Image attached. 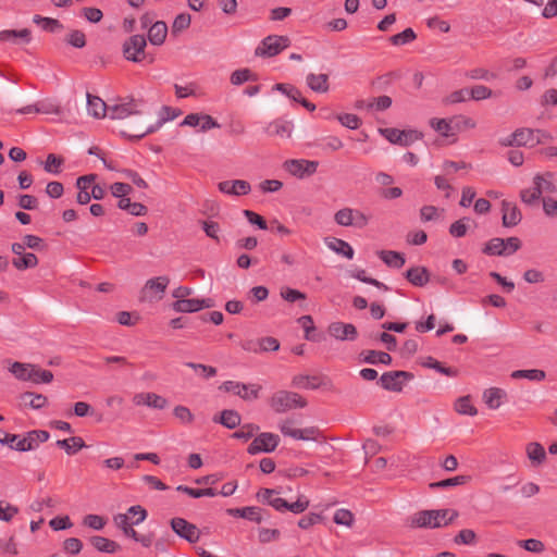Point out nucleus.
<instances>
[{
    "label": "nucleus",
    "instance_id": "4c0bfd02",
    "mask_svg": "<svg viewBox=\"0 0 557 557\" xmlns=\"http://www.w3.org/2000/svg\"><path fill=\"white\" fill-rule=\"evenodd\" d=\"M33 22L41 27V29L49 33H58L63 29V25L59 20L52 17H44L41 15H34Z\"/></svg>",
    "mask_w": 557,
    "mask_h": 557
},
{
    "label": "nucleus",
    "instance_id": "412c9836",
    "mask_svg": "<svg viewBox=\"0 0 557 557\" xmlns=\"http://www.w3.org/2000/svg\"><path fill=\"white\" fill-rule=\"evenodd\" d=\"M502 222L505 227L516 226L521 221L520 210L513 202L504 200L502 202Z\"/></svg>",
    "mask_w": 557,
    "mask_h": 557
},
{
    "label": "nucleus",
    "instance_id": "ddd939ff",
    "mask_svg": "<svg viewBox=\"0 0 557 557\" xmlns=\"http://www.w3.org/2000/svg\"><path fill=\"white\" fill-rule=\"evenodd\" d=\"M171 528L180 537L189 543H196L200 539L199 529L184 518H173L171 520Z\"/></svg>",
    "mask_w": 557,
    "mask_h": 557
},
{
    "label": "nucleus",
    "instance_id": "20e7f679",
    "mask_svg": "<svg viewBox=\"0 0 557 557\" xmlns=\"http://www.w3.org/2000/svg\"><path fill=\"white\" fill-rule=\"evenodd\" d=\"M269 405L275 412L283 413L294 408H304L307 401L297 393L278 391L271 396Z\"/></svg>",
    "mask_w": 557,
    "mask_h": 557
},
{
    "label": "nucleus",
    "instance_id": "f257e3e1",
    "mask_svg": "<svg viewBox=\"0 0 557 557\" xmlns=\"http://www.w3.org/2000/svg\"><path fill=\"white\" fill-rule=\"evenodd\" d=\"M109 117L125 120L126 123L121 133L132 139H140L147 134L153 133L165 121V119H161L156 125H148L144 112V101L134 98L110 106Z\"/></svg>",
    "mask_w": 557,
    "mask_h": 557
},
{
    "label": "nucleus",
    "instance_id": "8fccbe9b",
    "mask_svg": "<svg viewBox=\"0 0 557 557\" xmlns=\"http://www.w3.org/2000/svg\"><path fill=\"white\" fill-rule=\"evenodd\" d=\"M468 99H469V89L462 88V89L455 90V91L450 92L449 95H447L446 97H444L442 102L444 106H449V104L465 102Z\"/></svg>",
    "mask_w": 557,
    "mask_h": 557
},
{
    "label": "nucleus",
    "instance_id": "473e14b6",
    "mask_svg": "<svg viewBox=\"0 0 557 557\" xmlns=\"http://www.w3.org/2000/svg\"><path fill=\"white\" fill-rule=\"evenodd\" d=\"M214 422H219L225 428L232 430L240 424L242 418L236 410L225 409L221 412L220 418L214 417Z\"/></svg>",
    "mask_w": 557,
    "mask_h": 557
},
{
    "label": "nucleus",
    "instance_id": "6e6d98bb",
    "mask_svg": "<svg viewBox=\"0 0 557 557\" xmlns=\"http://www.w3.org/2000/svg\"><path fill=\"white\" fill-rule=\"evenodd\" d=\"M334 522L346 527H351L355 521L354 513L348 509H338L334 513Z\"/></svg>",
    "mask_w": 557,
    "mask_h": 557
},
{
    "label": "nucleus",
    "instance_id": "9d476101",
    "mask_svg": "<svg viewBox=\"0 0 557 557\" xmlns=\"http://www.w3.org/2000/svg\"><path fill=\"white\" fill-rule=\"evenodd\" d=\"M220 389H223L227 393H233L234 395L239 396L244 400H253L259 397V393L261 391V386L257 384H244L235 381H225Z\"/></svg>",
    "mask_w": 557,
    "mask_h": 557
},
{
    "label": "nucleus",
    "instance_id": "13d9d810",
    "mask_svg": "<svg viewBox=\"0 0 557 557\" xmlns=\"http://www.w3.org/2000/svg\"><path fill=\"white\" fill-rule=\"evenodd\" d=\"M287 89H288V92H287L288 98H290L292 100H294L296 102H299L304 108H306L307 110H309L311 112L315 110V104H313L312 102H310L306 98H304L298 88L294 87V88H287Z\"/></svg>",
    "mask_w": 557,
    "mask_h": 557
},
{
    "label": "nucleus",
    "instance_id": "e433bc0d",
    "mask_svg": "<svg viewBox=\"0 0 557 557\" xmlns=\"http://www.w3.org/2000/svg\"><path fill=\"white\" fill-rule=\"evenodd\" d=\"M21 400L25 406H29L33 409H41L47 403L48 398L42 394H35L33 392H25L21 395Z\"/></svg>",
    "mask_w": 557,
    "mask_h": 557
},
{
    "label": "nucleus",
    "instance_id": "a211bd4d",
    "mask_svg": "<svg viewBox=\"0 0 557 557\" xmlns=\"http://www.w3.org/2000/svg\"><path fill=\"white\" fill-rule=\"evenodd\" d=\"M133 403L135 406H147L159 410L164 409L168 406V400L163 396L151 392L135 394Z\"/></svg>",
    "mask_w": 557,
    "mask_h": 557
},
{
    "label": "nucleus",
    "instance_id": "bb28decb",
    "mask_svg": "<svg viewBox=\"0 0 557 557\" xmlns=\"http://www.w3.org/2000/svg\"><path fill=\"white\" fill-rule=\"evenodd\" d=\"M536 131L532 128H519L513 132V140L517 146L535 147L541 144V140H535Z\"/></svg>",
    "mask_w": 557,
    "mask_h": 557
},
{
    "label": "nucleus",
    "instance_id": "39448f33",
    "mask_svg": "<svg viewBox=\"0 0 557 557\" xmlns=\"http://www.w3.org/2000/svg\"><path fill=\"white\" fill-rule=\"evenodd\" d=\"M146 47L147 40L144 35H132L122 45L123 57L134 63L143 62L147 57Z\"/></svg>",
    "mask_w": 557,
    "mask_h": 557
},
{
    "label": "nucleus",
    "instance_id": "864d4df0",
    "mask_svg": "<svg viewBox=\"0 0 557 557\" xmlns=\"http://www.w3.org/2000/svg\"><path fill=\"white\" fill-rule=\"evenodd\" d=\"M416 37H417L416 33L413 32L412 28H406L401 33L393 35L389 38V41L394 46H401V45H405V44L413 41L416 39Z\"/></svg>",
    "mask_w": 557,
    "mask_h": 557
},
{
    "label": "nucleus",
    "instance_id": "4468645a",
    "mask_svg": "<svg viewBox=\"0 0 557 557\" xmlns=\"http://www.w3.org/2000/svg\"><path fill=\"white\" fill-rule=\"evenodd\" d=\"M213 300L211 298L203 299H180L172 304V308L176 312L191 313L197 312L205 308L213 307Z\"/></svg>",
    "mask_w": 557,
    "mask_h": 557
},
{
    "label": "nucleus",
    "instance_id": "aec40b11",
    "mask_svg": "<svg viewBox=\"0 0 557 557\" xmlns=\"http://www.w3.org/2000/svg\"><path fill=\"white\" fill-rule=\"evenodd\" d=\"M96 178H97L96 174H88V175L79 176L76 180L75 185H76V188L78 189V193L76 196V201L79 205H87L90 201L91 196H90V193L88 191V189L90 188V185L95 182Z\"/></svg>",
    "mask_w": 557,
    "mask_h": 557
},
{
    "label": "nucleus",
    "instance_id": "338daca9",
    "mask_svg": "<svg viewBox=\"0 0 557 557\" xmlns=\"http://www.w3.org/2000/svg\"><path fill=\"white\" fill-rule=\"evenodd\" d=\"M64 160L61 157H57L53 153L48 154L45 170L49 173L58 174L60 172V166L63 164Z\"/></svg>",
    "mask_w": 557,
    "mask_h": 557
},
{
    "label": "nucleus",
    "instance_id": "6ab92c4d",
    "mask_svg": "<svg viewBox=\"0 0 557 557\" xmlns=\"http://www.w3.org/2000/svg\"><path fill=\"white\" fill-rule=\"evenodd\" d=\"M219 190L227 195L244 196L250 193L251 186L244 180L223 181L219 183Z\"/></svg>",
    "mask_w": 557,
    "mask_h": 557
},
{
    "label": "nucleus",
    "instance_id": "052dcab7",
    "mask_svg": "<svg viewBox=\"0 0 557 557\" xmlns=\"http://www.w3.org/2000/svg\"><path fill=\"white\" fill-rule=\"evenodd\" d=\"M492 96V90L484 85H475L469 89V99L484 100Z\"/></svg>",
    "mask_w": 557,
    "mask_h": 557
},
{
    "label": "nucleus",
    "instance_id": "603ef678",
    "mask_svg": "<svg viewBox=\"0 0 557 557\" xmlns=\"http://www.w3.org/2000/svg\"><path fill=\"white\" fill-rule=\"evenodd\" d=\"M520 198H521L522 202H524L525 205L533 206V205L537 203V201L540 200L541 191L536 187V185H534L531 188L522 189L520 191Z\"/></svg>",
    "mask_w": 557,
    "mask_h": 557
},
{
    "label": "nucleus",
    "instance_id": "a878e982",
    "mask_svg": "<svg viewBox=\"0 0 557 557\" xmlns=\"http://www.w3.org/2000/svg\"><path fill=\"white\" fill-rule=\"evenodd\" d=\"M506 396V392L498 387H490L483 393L484 403L490 409H498Z\"/></svg>",
    "mask_w": 557,
    "mask_h": 557
},
{
    "label": "nucleus",
    "instance_id": "c756f323",
    "mask_svg": "<svg viewBox=\"0 0 557 557\" xmlns=\"http://www.w3.org/2000/svg\"><path fill=\"white\" fill-rule=\"evenodd\" d=\"M380 259L391 268L400 269L404 267L406 260L401 252L394 250H381L377 252Z\"/></svg>",
    "mask_w": 557,
    "mask_h": 557
},
{
    "label": "nucleus",
    "instance_id": "a18cd8bd",
    "mask_svg": "<svg viewBox=\"0 0 557 557\" xmlns=\"http://www.w3.org/2000/svg\"><path fill=\"white\" fill-rule=\"evenodd\" d=\"M230 81L233 85L238 86L249 81H257V75L249 69H240L231 74Z\"/></svg>",
    "mask_w": 557,
    "mask_h": 557
},
{
    "label": "nucleus",
    "instance_id": "5fc2aeb1",
    "mask_svg": "<svg viewBox=\"0 0 557 557\" xmlns=\"http://www.w3.org/2000/svg\"><path fill=\"white\" fill-rule=\"evenodd\" d=\"M352 211L354 209L351 208H343L338 210L334 215L335 222L341 226H352Z\"/></svg>",
    "mask_w": 557,
    "mask_h": 557
},
{
    "label": "nucleus",
    "instance_id": "b1692460",
    "mask_svg": "<svg viewBox=\"0 0 557 557\" xmlns=\"http://www.w3.org/2000/svg\"><path fill=\"white\" fill-rule=\"evenodd\" d=\"M267 132L270 136H276L282 139L289 138L293 132V123L289 121L275 120L269 124Z\"/></svg>",
    "mask_w": 557,
    "mask_h": 557
},
{
    "label": "nucleus",
    "instance_id": "e2e57ef3",
    "mask_svg": "<svg viewBox=\"0 0 557 557\" xmlns=\"http://www.w3.org/2000/svg\"><path fill=\"white\" fill-rule=\"evenodd\" d=\"M518 545L531 553H542L545 549L544 543L536 539L521 540Z\"/></svg>",
    "mask_w": 557,
    "mask_h": 557
},
{
    "label": "nucleus",
    "instance_id": "c9c22d12",
    "mask_svg": "<svg viewBox=\"0 0 557 557\" xmlns=\"http://www.w3.org/2000/svg\"><path fill=\"white\" fill-rule=\"evenodd\" d=\"M57 446L63 448L67 455H74L86 445L82 437L73 436L65 440H58Z\"/></svg>",
    "mask_w": 557,
    "mask_h": 557
},
{
    "label": "nucleus",
    "instance_id": "f3484780",
    "mask_svg": "<svg viewBox=\"0 0 557 557\" xmlns=\"http://www.w3.org/2000/svg\"><path fill=\"white\" fill-rule=\"evenodd\" d=\"M327 331L338 341H355L358 336L357 329L351 323L333 322L329 325Z\"/></svg>",
    "mask_w": 557,
    "mask_h": 557
},
{
    "label": "nucleus",
    "instance_id": "f704fd0d",
    "mask_svg": "<svg viewBox=\"0 0 557 557\" xmlns=\"http://www.w3.org/2000/svg\"><path fill=\"white\" fill-rule=\"evenodd\" d=\"M361 357L364 362L370 364L383 363L388 366L392 363L391 355L384 351L363 350Z\"/></svg>",
    "mask_w": 557,
    "mask_h": 557
},
{
    "label": "nucleus",
    "instance_id": "cd10ccee",
    "mask_svg": "<svg viewBox=\"0 0 557 557\" xmlns=\"http://www.w3.org/2000/svg\"><path fill=\"white\" fill-rule=\"evenodd\" d=\"M91 545L101 553L114 554L121 549V545L113 540L95 535L90 537Z\"/></svg>",
    "mask_w": 557,
    "mask_h": 557
},
{
    "label": "nucleus",
    "instance_id": "9b49d317",
    "mask_svg": "<svg viewBox=\"0 0 557 557\" xmlns=\"http://www.w3.org/2000/svg\"><path fill=\"white\" fill-rule=\"evenodd\" d=\"M413 379V374L407 371L397 370L385 372L380 377L381 386L386 391L401 392L404 383Z\"/></svg>",
    "mask_w": 557,
    "mask_h": 557
},
{
    "label": "nucleus",
    "instance_id": "3c124183",
    "mask_svg": "<svg viewBox=\"0 0 557 557\" xmlns=\"http://www.w3.org/2000/svg\"><path fill=\"white\" fill-rule=\"evenodd\" d=\"M30 363L15 361L10 367V372L20 381H28Z\"/></svg>",
    "mask_w": 557,
    "mask_h": 557
},
{
    "label": "nucleus",
    "instance_id": "680f3d73",
    "mask_svg": "<svg viewBox=\"0 0 557 557\" xmlns=\"http://www.w3.org/2000/svg\"><path fill=\"white\" fill-rule=\"evenodd\" d=\"M469 221H470V218H462V219L454 222L449 226V234L457 238L465 236L467 233V230H468L467 222H469Z\"/></svg>",
    "mask_w": 557,
    "mask_h": 557
},
{
    "label": "nucleus",
    "instance_id": "09e8293b",
    "mask_svg": "<svg viewBox=\"0 0 557 557\" xmlns=\"http://www.w3.org/2000/svg\"><path fill=\"white\" fill-rule=\"evenodd\" d=\"M467 475H457L455 478L445 479L438 482L430 483V488H446L457 485L466 484L469 481Z\"/></svg>",
    "mask_w": 557,
    "mask_h": 557
},
{
    "label": "nucleus",
    "instance_id": "4d7b16f0",
    "mask_svg": "<svg viewBox=\"0 0 557 557\" xmlns=\"http://www.w3.org/2000/svg\"><path fill=\"white\" fill-rule=\"evenodd\" d=\"M125 515H128L129 519L135 518V520L132 521V524L137 525L146 520L148 513L147 510L140 505H134L127 509Z\"/></svg>",
    "mask_w": 557,
    "mask_h": 557
},
{
    "label": "nucleus",
    "instance_id": "72a5a7b5",
    "mask_svg": "<svg viewBox=\"0 0 557 557\" xmlns=\"http://www.w3.org/2000/svg\"><path fill=\"white\" fill-rule=\"evenodd\" d=\"M533 185H536L541 191V195L543 193L554 194L557 190L555 184L553 183V173L550 172H546L543 175L536 174L533 178Z\"/></svg>",
    "mask_w": 557,
    "mask_h": 557
},
{
    "label": "nucleus",
    "instance_id": "c85d7f7f",
    "mask_svg": "<svg viewBox=\"0 0 557 557\" xmlns=\"http://www.w3.org/2000/svg\"><path fill=\"white\" fill-rule=\"evenodd\" d=\"M306 81H307L308 87L315 92L324 94L330 88L327 74L310 73L307 75Z\"/></svg>",
    "mask_w": 557,
    "mask_h": 557
},
{
    "label": "nucleus",
    "instance_id": "f8f14e48",
    "mask_svg": "<svg viewBox=\"0 0 557 557\" xmlns=\"http://www.w3.org/2000/svg\"><path fill=\"white\" fill-rule=\"evenodd\" d=\"M278 443V435L270 432H263L255 437V440L248 446L247 451L250 455H256L259 453H271L275 450Z\"/></svg>",
    "mask_w": 557,
    "mask_h": 557
},
{
    "label": "nucleus",
    "instance_id": "dca6fc26",
    "mask_svg": "<svg viewBox=\"0 0 557 557\" xmlns=\"http://www.w3.org/2000/svg\"><path fill=\"white\" fill-rule=\"evenodd\" d=\"M226 512L232 517L247 519L256 523H261L265 519V517L269 516L265 509L256 506L230 508L226 510Z\"/></svg>",
    "mask_w": 557,
    "mask_h": 557
},
{
    "label": "nucleus",
    "instance_id": "5701e85b",
    "mask_svg": "<svg viewBox=\"0 0 557 557\" xmlns=\"http://www.w3.org/2000/svg\"><path fill=\"white\" fill-rule=\"evenodd\" d=\"M168 36V25L163 21L154 22L148 29V39L153 46L164 44Z\"/></svg>",
    "mask_w": 557,
    "mask_h": 557
},
{
    "label": "nucleus",
    "instance_id": "de8ad7c7",
    "mask_svg": "<svg viewBox=\"0 0 557 557\" xmlns=\"http://www.w3.org/2000/svg\"><path fill=\"white\" fill-rule=\"evenodd\" d=\"M191 17L188 13H181L178 14L172 24L171 33L172 35L176 36L183 30L187 29L190 26Z\"/></svg>",
    "mask_w": 557,
    "mask_h": 557
},
{
    "label": "nucleus",
    "instance_id": "f03ea898",
    "mask_svg": "<svg viewBox=\"0 0 557 557\" xmlns=\"http://www.w3.org/2000/svg\"><path fill=\"white\" fill-rule=\"evenodd\" d=\"M458 517L454 509L420 510L410 517L412 528H441L451 523Z\"/></svg>",
    "mask_w": 557,
    "mask_h": 557
},
{
    "label": "nucleus",
    "instance_id": "4be33fe9",
    "mask_svg": "<svg viewBox=\"0 0 557 557\" xmlns=\"http://www.w3.org/2000/svg\"><path fill=\"white\" fill-rule=\"evenodd\" d=\"M405 277L413 286L423 287L430 281V273L425 267H412L406 271Z\"/></svg>",
    "mask_w": 557,
    "mask_h": 557
},
{
    "label": "nucleus",
    "instance_id": "a19ab883",
    "mask_svg": "<svg viewBox=\"0 0 557 557\" xmlns=\"http://www.w3.org/2000/svg\"><path fill=\"white\" fill-rule=\"evenodd\" d=\"M511 377L515 380L527 379L530 381L541 382L545 380L546 373L539 369L516 370L511 373Z\"/></svg>",
    "mask_w": 557,
    "mask_h": 557
},
{
    "label": "nucleus",
    "instance_id": "bf43d9fd",
    "mask_svg": "<svg viewBox=\"0 0 557 557\" xmlns=\"http://www.w3.org/2000/svg\"><path fill=\"white\" fill-rule=\"evenodd\" d=\"M330 247L348 259H351L354 257L352 247L343 239L335 238L334 242L330 245Z\"/></svg>",
    "mask_w": 557,
    "mask_h": 557
},
{
    "label": "nucleus",
    "instance_id": "37998d69",
    "mask_svg": "<svg viewBox=\"0 0 557 557\" xmlns=\"http://www.w3.org/2000/svg\"><path fill=\"white\" fill-rule=\"evenodd\" d=\"M15 38H21L25 42L30 41V30L27 28L21 30L4 29L0 32L1 41H14Z\"/></svg>",
    "mask_w": 557,
    "mask_h": 557
},
{
    "label": "nucleus",
    "instance_id": "423d86ee",
    "mask_svg": "<svg viewBox=\"0 0 557 557\" xmlns=\"http://www.w3.org/2000/svg\"><path fill=\"white\" fill-rule=\"evenodd\" d=\"M520 247L521 242L518 237H509L506 239L495 237L485 244L482 252L487 256H510Z\"/></svg>",
    "mask_w": 557,
    "mask_h": 557
},
{
    "label": "nucleus",
    "instance_id": "7ed1b4c3",
    "mask_svg": "<svg viewBox=\"0 0 557 557\" xmlns=\"http://www.w3.org/2000/svg\"><path fill=\"white\" fill-rule=\"evenodd\" d=\"M49 436V432L44 430L29 431L25 436L20 437V435L10 434L0 429V443L23 453L36 449L40 443L47 442Z\"/></svg>",
    "mask_w": 557,
    "mask_h": 557
},
{
    "label": "nucleus",
    "instance_id": "774afa93",
    "mask_svg": "<svg viewBox=\"0 0 557 557\" xmlns=\"http://www.w3.org/2000/svg\"><path fill=\"white\" fill-rule=\"evenodd\" d=\"M83 523L92 530H101L106 525V520L101 516L90 513L85 516Z\"/></svg>",
    "mask_w": 557,
    "mask_h": 557
},
{
    "label": "nucleus",
    "instance_id": "1a4fd4ad",
    "mask_svg": "<svg viewBox=\"0 0 557 557\" xmlns=\"http://www.w3.org/2000/svg\"><path fill=\"white\" fill-rule=\"evenodd\" d=\"M169 283L170 278L165 275L149 278L140 290V300L153 301L156 299H161Z\"/></svg>",
    "mask_w": 557,
    "mask_h": 557
},
{
    "label": "nucleus",
    "instance_id": "0eeeda50",
    "mask_svg": "<svg viewBox=\"0 0 557 557\" xmlns=\"http://www.w3.org/2000/svg\"><path fill=\"white\" fill-rule=\"evenodd\" d=\"M290 39L287 36L269 35L257 47L255 53L259 57L272 58L288 48Z\"/></svg>",
    "mask_w": 557,
    "mask_h": 557
},
{
    "label": "nucleus",
    "instance_id": "ea45409f",
    "mask_svg": "<svg viewBox=\"0 0 557 557\" xmlns=\"http://www.w3.org/2000/svg\"><path fill=\"white\" fill-rule=\"evenodd\" d=\"M28 381L40 384V383H51L53 380V373L49 370L39 369L37 366L32 364L29 369Z\"/></svg>",
    "mask_w": 557,
    "mask_h": 557
},
{
    "label": "nucleus",
    "instance_id": "c03bdc74",
    "mask_svg": "<svg viewBox=\"0 0 557 557\" xmlns=\"http://www.w3.org/2000/svg\"><path fill=\"white\" fill-rule=\"evenodd\" d=\"M455 410L460 414L475 416L478 413L476 408L471 404L470 396L459 397L455 401Z\"/></svg>",
    "mask_w": 557,
    "mask_h": 557
},
{
    "label": "nucleus",
    "instance_id": "58836bf2",
    "mask_svg": "<svg viewBox=\"0 0 557 557\" xmlns=\"http://www.w3.org/2000/svg\"><path fill=\"white\" fill-rule=\"evenodd\" d=\"M12 264L15 269L23 271L26 269H33L38 264V258L33 252L23 253L20 257H15L12 260Z\"/></svg>",
    "mask_w": 557,
    "mask_h": 557
},
{
    "label": "nucleus",
    "instance_id": "7c9ffc66",
    "mask_svg": "<svg viewBox=\"0 0 557 557\" xmlns=\"http://www.w3.org/2000/svg\"><path fill=\"white\" fill-rule=\"evenodd\" d=\"M293 386L298 388L317 389L323 385L321 377L317 375H295L292 381Z\"/></svg>",
    "mask_w": 557,
    "mask_h": 557
},
{
    "label": "nucleus",
    "instance_id": "2f4dec72",
    "mask_svg": "<svg viewBox=\"0 0 557 557\" xmlns=\"http://www.w3.org/2000/svg\"><path fill=\"white\" fill-rule=\"evenodd\" d=\"M525 451L533 466H540L546 460V451L544 447L537 442L529 443L527 445Z\"/></svg>",
    "mask_w": 557,
    "mask_h": 557
},
{
    "label": "nucleus",
    "instance_id": "79ce46f5",
    "mask_svg": "<svg viewBox=\"0 0 557 557\" xmlns=\"http://www.w3.org/2000/svg\"><path fill=\"white\" fill-rule=\"evenodd\" d=\"M423 366L430 369H434L441 374H444L446 376H457L458 370L451 367H445L442 362L437 361L433 357H428L426 360L423 362Z\"/></svg>",
    "mask_w": 557,
    "mask_h": 557
},
{
    "label": "nucleus",
    "instance_id": "393cba45",
    "mask_svg": "<svg viewBox=\"0 0 557 557\" xmlns=\"http://www.w3.org/2000/svg\"><path fill=\"white\" fill-rule=\"evenodd\" d=\"M109 107L101 98L90 94L87 95V110L94 117H104L107 113L109 114Z\"/></svg>",
    "mask_w": 557,
    "mask_h": 557
},
{
    "label": "nucleus",
    "instance_id": "49530a36",
    "mask_svg": "<svg viewBox=\"0 0 557 557\" xmlns=\"http://www.w3.org/2000/svg\"><path fill=\"white\" fill-rule=\"evenodd\" d=\"M430 125L434 131H436L444 137H449L454 135V133L451 132L453 127L450 125V122L446 119L433 117L430 120Z\"/></svg>",
    "mask_w": 557,
    "mask_h": 557
},
{
    "label": "nucleus",
    "instance_id": "6e6552de",
    "mask_svg": "<svg viewBox=\"0 0 557 557\" xmlns=\"http://www.w3.org/2000/svg\"><path fill=\"white\" fill-rule=\"evenodd\" d=\"M379 133L385 137L391 144L407 147L412 143L421 139L422 134L418 131H400L394 127L379 128Z\"/></svg>",
    "mask_w": 557,
    "mask_h": 557
},
{
    "label": "nucleus",
    "instance_id": "69168bd1",
    "mask_svg": "<svg viewBox=\"0 0 557 557\" xmlns=\"http://www.w3.org/2000/svg\"><path fill=\"white\" fill-rule=\"evenodd\" d=\"M66 42L75 48H83L86 46V36L82 30H73L66 37Z\"/></svg>",
    "mask_w": 557,
    "mask_h": 557
},
{
    "label": "nucleus",
    "instance_id": "0e129e2a",
    "mask_svg": "<svg viewBox=\"0 0 557 557\" xmlns=\"http://www.w3.org/2000/svg\"><path fill=\"white\" fill-rule=\"evenodd\" d=\"M392 98L389 96H380L377 98H373L367 104V109L375 108L377 111H384L392 106Z\"/></svg>",
    "mask_w": 557,
    "mask_h": 557
},
{
    "label": "nucleus",
    "instance_id": "2eb2a0df",
    "mask_svg": "<svg viewBox=\"0 0 557 557\" xmlns=\"http://www.w3.org/2000/svg\"><path fill=\"white\" fill-rule=\"evenodd\" d=\"M318 161L308 160H288L285 162V169L294 176L302 178L315 173Z\"/></svg>",
    "mask_w": 557,
    "mask_h": 557
}]
</instances>
